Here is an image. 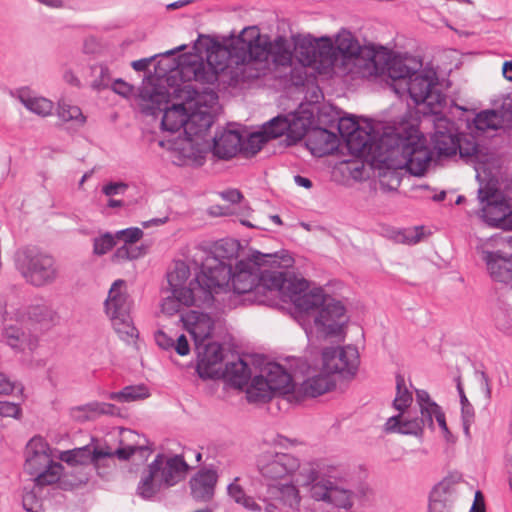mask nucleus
<instances>
[{
    "label": "nucleus",
    "instance_id": "obj_1",
    "mask_svg": "<svg viewBox=\"0 0 512 512\" xmlns=\"http://www.w3.org/2000/svg\"><path fill=\"white\" fill-rule=\"evenodd\" d=\"M196 64L205 63L193 61L180 66L179 73L184 81L175 89V93L182 103L167 107L168 94L154 86H142L137 97L142 112L156 115L163 111L161 127L164 131L174 133L184 128L183 137L158 142L160 147L170 152L172 162L178 166L203 165L210 148L208 130L219 108L218 95L210 87L215 83L183 73L184 67Z\"/></svg>",
    "mask_w": 512,
    "mask_h": 512
},
{
    "label": "nucleus",
    "instance_id": "obj_2",
    "mask_svg": "<svg viewBox=\"0 0 512 512\" xmlns=\"http://www.w3.org/2000/svg\"><path fill=\"white\" fill-rule=\"evenodd\" d=\"M207 64L183 68L185 75L216 83L221 75L229 77L230 85L248 82L267 74L271 65L289 66L294 43L285 36L273 41L261 36L256 27H246L225 44L206 39Z\"/></svg>",
    "mask_w": 512,
    "mask_h": 512
},
{
    "label": "nucleus",
    "instance_id": "obj_3",
    "mask_svg": "<svg viewBox=\"0 0 512 512\" xmlns=\"http://www.w3.org/2000/svg\"><path fill=\"white\" fill-rule=\"evenodd\" d=\"M346 144L351 153L365 158L374 168L384 170L379 173L382 186L384 179L390 176V190L400 185L396 170L406 169L412 175L421 176L433 156L417 120L411 116L386 125L366 121L348 137Z\"/></svg>",
    "mask_w": 512,
    "mask_h": 512
},
{
    "label": "nucleus",
    "instance_id": "obj_4",
    "mask_svg": "<svg viewBox=\"0 0 512 512\" xmlns=\"http://www.w3.org/2000/svg\"><path fill=\"white\" fill-rule=\"evenodd\" d=\"M293 264L287 253L262 254L253 252L247 259L238 261L231 269L227 286L214 293L213 305L221 310L237 305V296L248 294L249 300L258 304L272 305L274 294L285 284L286 269Z\"/></svg>",
    "mask_w": 512,
    "mask_h": 512
},
{
    "label": "nucleus",
    "instance_id": "obj_5",
    "mask_svg": "<svg viewBox=\"0 0 512 512\" xmlns=\"http://www.w3.org/2000/svg\"><path fill=\"white\" fill-rule=\"evenodd\" d=\"M392 80V87L398 95L408 93L416 105H423V114L437 115L446 104L441 92L437 73L432 69L421 71L411 69L400 58L388 56L383 73Z\"/></svg>",
    "mask_w": 512,
    "mask_h": 512
},
{
    "label": "nucleus",
    "instance_id": "obj_6",
    "mask_svg": "<svg viewBox=\"0 0 512 512\" xmlns=\"http://www.w3.org/2000/svg\"><path fill=\"white\" fill-rule=\"evenodd\" d=\"M335 49L343 57V64L349 66L348 72L363 78L380 76L389 54L383 51L361 46L353 34L342 29L336 36Z\"/></svg>",
    "mask_w": 512,
    "mask_h": 512
},
{
    "label": "nucleus",
    "instance_id": "obj_7",
    "mask_svg": "<svg viewBox=\"0 0 512 512\" xmlns=\"http://www.w3.org/2000/svg\"><path fill=\"white\" fill-rule=\"evenodd\" d=\"M308 282L304 279L290 280L285 277V284L274 294L277 297L287 298L295 306V318L304 329L307 337L312 336V321L322 307L330 300L322 288L308 289Z\"/></svg>",
    "mask_w": 512,
    "mask_h": 512
},
{
    "label": "nucleus",
    "instance_id": "obj_8",
    "mask_svg": "<svg viewBox=\"0 0 512 512\" xmlns=\"http://www.w3.org/2000/svg\"><path fill=\"white\" fill-rule=\"evenodd\" d=\"M239 244L233 239H221L215 242L209 250L198 249L195 257H198L202 265L201 279H208L209 284L216 291L224 289L231 276L232 260L238 252Z\"/></svg>",
    "mask_w": 512,
    "mask_h": 512
},
{
    "label": "nucleus",
    "instance_id": "obj_9",
    "mask_svg": "<svg viewBox=\"0 0 512 512\" xmlns=\"http://www.w3.org/2000/svg\"><path fill=\"white\" fill-rule=\"evenodd\" d=\"M14 265L23 279L34 287L50 285L58 277L55 258L36 247L19 248L14 254Z\"/></svg>",
    "mask_w": 512,
    "mask_h": 512
},
{
    "label": "nucleus",
    "instance_id": "obj_10",
    "mask_svg": "<svg viewBox=\"0 0 512 512\" xmlns=\"http://www.w3.org/2000/svg\"><path fill=\"white\" fill-rule=\"evenodd\" d=\"M52 451L42 437H33L26 445L24 471L33 477L36 486L56 483L63 466L54 462Z\"/></svg>",
    "mask_w": 512,
    "mask_h": 512
},
{
    "label": "nucleus",
    "instance_id": "obj_11",
    "mask_svg": "<svg viewBox=\"0 0 512 512\" xmlns=\"http://www.w3.org/2000/svg\"><path fill=\"white\" fill-rule=\"evenodd\" d=\"M134 452V447L113 450L106 443L92 438L91 442L83 447L60 451L57 458L71 466L93 464L97 470H100L114 464L115 456L125 460Z\"/></svg>",
    "mask_w": 512,
    "mask_h": 512
},
{
    "label": "nucleus",
    "instance_id": "obj_12",
    "mask_svg": "<svg viewBox=\"0 0 512 512\" xmlns=\"http://www.w3.org/2000/svg\"><path fill=\"white\" fill-rule=\"evenodd\" d=\"M202 265L198 257L193 255L192 259L187 261H175L173 268L167 274V280L170 289H177L180 292L188 291L195 296H207L209 300H214L216 288L210 285L208 279H201Z\"/></svg>",
    "mask_w": 512,
    "mask_h": 512
},
{
    "label": "nucleus",
    "instance_id": "obj_13",
    "mask_svg": "<svg viewBox=\"0 0 512 512\" xmlns=\"http://www.w3.org/2000/svg\"><path fill=\"white\" fill-rule=\"evenodd\" d=\"M478 250L491 279L512 287V249L509 241L495 235L484 241Z\"/></svg>",
    "mask_w": 512,
    "mask_h": 512
},
{
    "label": "nucleus",
    "instance_id": "obj_14",
    "mask_svg": "<svg viewBox=\"0 0 512 512\" xmlns=\"http://www.w3.org/2000/svg\"><path fill=\"white\" fill-rule=\"evenodd\" d=\"M257 467L267 480L277 481L287 477H295V482L303 486L307 471L303 468H313L310 464H301L299 459L289 453L274 450L262 452L257 460Z\"/></svg>",
    "mask_w": 512,
    "mask_h": 512
},
{
    "label": "nucleus",
    "instance_id": "obj_15",
    "mask_svg": "<svg viewBox=\"0 0 512 512\" xmlns=\"http://www.w3.org/2000/svg\"><path fill=\"white\" fill-rule=\"evenodd\" d=\"M476 178L480 183L478 198L483 204L481 218L491 227L501 228L505 215L507 203L504 200L495 199L497 193V181L486 174L485 165L475 167Z\"/></svg>",
    "mask_w": 512,
    "mask_h": 512
},
{
    "label": "nucleus",
    "instance_id": "obj_16",
    "mask_svg": "<svg viewBox=\"0 0 512 512\" xmlns=\"http://www.w3.org/2000/svg\"><path fill=\"white\" fill-rule=\"evenodd\" d=\"M303 470L307 471L303 486L310 487L311 498L336 508L348 509L352 506L354 494L350 489L344 488L330 479L320 478L314 468H303Z\"/></svg>",
    "mask_w": 512,
    "mask_h": 512
},
{
    "label": "nucleus",
    "instance_id": "obj_17",
    "mask_svg": "<svg viewBox=\"0 0 512 512\" xmlns=\"http://www.w3.org/2000/svg\"><path fill=\"white\" fill-rule=\"evenodd\" d=\"M432 116L431 121L434 125L432 143L439 156L450 157L459 151L462 157H468L476 151L475 145H471L469 150H465L453 122L442 116L441 113Z\"/></svg>",
    "mask_w": 512,
    "mask_h": 512
},
{
    "label": "nucleus",
    "instance_id": "obj_18",
    "mask_svg": "<svg viewBox=\"0 0 512 512\" xmlns=\"http://www.w3.org/2000/svg\"><path fill=\"white\" fill-rule=\"evenodd\" d=\"M347 322L345 307L340 301L330 299L312 321V333L323 337H342Z\"/></svg>",
    "mask_w": 512,
    "mask_h": 512
},
{
    "label": "nucleus",
    "instance_id": "obj_19",
    "mask_svg": "<svg viewBox=\"0 0 512 512\" xmlns=\"http://www.w3.org/2000/svg\"><path fill=\"white\" fill-rule=\"evenodd\" d=\"M323 368L330 374L337 373L343 377H353L359 367V352L356 347L326 348L322 353Z\"/></svg>",
    "mask_w": 512,
    "mask_h": 512
},
{
    "label": "nucleus",
    "instance_id": "obj_20",
    "mask_svg": "<svg viewBox=\"0 0 512 512\" xmlns=\"http://www.w3.org/2000/svg\"><path fill=\"white\" fill-rule=\"evenodd\" d=\"M149 466L154 473V477L164 488L177 484L185 476L188 469L187 463L179 455L167 457L158 454Z\"/></svg>",
    "mask_w": 512,
    "mask_h": 512
},
{
    "label": "nucleus",
    "instance_id": "obj_21",
    "mask_svg": "<svg viewBox=\"0 0 512 512\" xmlns=\"http://www.w3.org/2000/svg\"><path fill=\"white\" fill-rule=\"evenodd\" d=\"M197 352L196 370L202 379L220 378L223 347L218 342L208 340L195 347Z\"/></svg>",
    "mask_w": 512,
    "mask_h": 512
},
{
    "label": "nucleus",
    "instance_id": "obj_22",
    "mask_svg": "<svg viewBox=\"0 0 512 512\" xmlns=\"http://www.w3.org/2000/svg\"><path fill=\"white\" fill-rule=\"evenodd\" d=\"M416 401L421 415L418 420L421 421L420 424L423 428L426 426L433 430L435 419L445 439L450 441L452 435L448 429L442 408L431 399L429 393L425 390H416Z\"/></svg>",
    "mask_w": 512,
    "mask_h": 512
},
{
    "label": "nucleus",
    "instance_id": "obj_23",
    "mask_svg": "<svg viewBox=\"0 0 512 512\" xmlns=\"http://www.w3.org/2000/svg\"><path fill=\"white\" fill-rule=\"evenodd\" d=\"M170 295L164 297L160 307L162 313L173 316L179 313L183 307L188 306H212L213 300H209L207 296H195L191 291L185 293L177 289H170Z\"/></svg>",
    "mask_w": 512,
    "mask_h": 512
},
{
    "label": "nucleus",
    "instance_id": "obj_24",
    "mask_svg": "<svg viewBox=\"0 0 512 512\" xmlns=\"http://www.w3.org/2000/svg\"><path fill=\"white\" fill-rule=\"evenodd\" d=\"M181 320L195 347L210 340L215 324L208 314L192 310L182 315Z\"/></svg>",
    "mask_w": 512,
    "mask_h": 512
},
{
    "label": "nucleus",
    "instance_id": "obj_25",
    "mask_svg": "<svg viewBox=\"0 0 512 512\" xmlns=\"http://www.w3.org/2000/svg\"><path fill=\"white\" fill-rule=\"evenodd\" d=\"M208 136L210 148L207 153L212 150L218 158L230 159L242 150V136L236 130H224L212 138L209 129Z\"/></svg>",
    "mask_w": 512,
    "mask_h": 512
},
{
    "label": "nucleus",
    "instance_id": "obj_26",
    "mask_svg": "<svg viewBox=\"0 0 512 512\" xmlns=\"http://www.w3.org/2000/svg\"><path fill=\"white\" fill-rule=\"evenodd\" d=\"M262 369L276 393L287 395L289 399L294 398L297 385L293 381L291 371L276 362H269Z\"/></svg>",
    "mask_w": 512,
    "mask_h": 512
},
{
    "label": "nucleus",
    "instance_id": "obj_27",
    "mask_svg": "<svg viewBox=\"0 0 512 512\" xmlns=\"http://www.w3.org/2000/svg\"><path fill=\"white\" fill-rule=\"evenodd\" d=\"M335 386L332 375L323 369L316 374L309 375L297 386L294 398L298 401L302 397H317Z\"/></svg>",
    "mask_w": 512,
    "mask_h": 512
},
{
    "label": "nucleus",
    "instance_id": "obj_28",
    "mask_svg": "<svg viewBox=\"0 0 512 512\" xmlns=\"http://www.w3.org/2000/svg\"><path fill=\"white\" fill-rule=\"evenodd\" d=\"M131 305L126 282L122 279L114 281L105 301V312L108 317L125 315V313L130 312Z\"/></svg>",
    "mask_w": 512,
    "mask_h": 512
},
{
    "label": "nucleus",
    "instance_id": "obj_29",
    "mask_svg": "<svg viewBox=\"0 0 512 512\" xmlns=\"http://www.w3.org/2000/svg\"><path fill=\"white\" fill-rule=\"evenodd\" d=\"M2 341L15 352H22L26 348L32 350L35 347V339L30 332L18 322L4 326Z\"/></svg>",
    "mask_w": 512,
    "mask_h": 512
},
{
    "label": "nucleus",
    "instance_id": "obj_30",
    "mask_svg": "<svg viewBox=\"0 0 512 512\" xmlns=\"http://www.w3.org/2000/svg\"><path fill=\"white\" fill-rule=\"evenodd\" d=\"M117 411V407L113 404L93 401L73 407L70 414L75 421L86 422L95 420L101 415H115Z\"/></svg>",
    "mask_w": 512,
    "mask_h": 512
},
{
    "label": "nucleus",
    "instance_id": "obj_31",
    "mask_svg": "<svg viewBox=\"0 0 512 512\" xmlns=\"http://www.w3.org/2000/svg\"><path fill=\"white\" fill-rule=\"evenodd\" d=\"M295 482L293 481L286 484L270 485L268 488L269 495L279 502L285 508L297 510L300 506L301 496Z\"/></svg>",
    "mask_w": 512,
    "mask_h": 512
},
{
    "label": "nucleus",
    "instance_id": "obj_32",
    "mask_svg": "<svg viewBox=\"0 0 512 512\" xmlns=\"http://www.w3.org/2000/svg\"><path fill=\"white\" fill-rule=\"evenodd\" d=\"M217 473L213 470L199 471L191 480L190 487L193 497L197 500H209L214 494Z\"/></svg>",
    "mask_w": 512,
    "mask_h": 512
},
{
    "label": "nucleus",
    "instance_id": "obj_33",
    "mask_svg": "<svg viewBox=\"0 0 512 512\" xmlns=\"http://www.w3.org/2000/svg\"><path fill=\"white\" fill-rule=\"evenodd\" d=\"M251 375L252 372L248 364L239 358L227 363L224 369L221 367L220 377H223L233 387L242 389L248 384Z\"/></svg>",
    "mask_w": 512,
    "mask_h": 512
},
{
    "label": "nucleus",
    "instance_id": "obj_34",
    "mask_svg": "<svg viewBox=\"0 0 512 512\" xmlns=\"http://www.w3.org/2000/svg\"><path fill=\"white\" fill-rule=\"evenodd\" d=\"M17 98L27 110L41 117L49 116L54 109L51 100L38 96L27 88L20 89Z\"/></svg>",
    "mask_w": 512,
    "mask_h": 512
},
{
    "label": "nucleus",
    "instance_id": "obj_35",
    "mask_svg": "<svg viewBox=\"0 0 512 512\" xmlns=\"http://www.w3.org/2000/svg\"><path fill=\"white\" fill-rule=\"evenodd\" d=\"M418 418L407 419L403 413L391 416L385 423V431L390 433H400L404 435L419 436L423 432V426Z\"/></svg>",
    "mask_w": 512,
    "mask_h": 512
},
{
    "label": "nucleus",
    "instance_id": "obj_36",
    "mask_svg": "<svg viewBox=\"0 0 512 512\" xmlns=\"http://www.w3.org/2000/svg\"><path fill=\"white\" fill-rule=\"evenodd\" d=\"M246 393L250 402H262L271 399L276 391L263 373V369H261L260 375L252 378Z\"/></svg>",
    "mask_w": 512,
    "mask_h": 512
},
{
    "label": "nucleus",
    "instance_id": "obj_37",
    "mask_svg": "<svg viewBox=\"0 0 512 512\" xmlns=\"http://www.w3.org/2000/svg\"><path fill=\"white\" fill-rule=\"evenodd\" d=\"M457 498V483L452 478H444L430 493L429 500L453 506Z\"/></svg>",
    "mask_w": 512,
    "mask_h": 512
},
{
    "label": "nucleus",
    "instance_id": "obj_38",
    "mask_svg": "<svg viewBox=\"0 0 512 512\" xmlns=\"http://www.w3.org/2000/svg\"><path fill=\"white\" fill-rule=\"evenodd\" d=\"M317 66L316 69H327L334 66L336 61V49L329 37L316 40Z\"/></svg>",
    "mask_w": 512,
    "mask_h": 512
},
{
    "label": "nucleus",
    "instance_id": "obj_39",
    "mask_svg": "<svg viewBox=\"0 0 512 512\" xmlns=\"http://www.w3.org/2000/svg\"><path fill=\"white\" fill-rule=\"evenodd\" d=\"M286 117L289 119L288 136L297 140L303 138L312 124V114L293 112Z\"/></svg>",
    "mask_w": 512,
    "mask_h": 512
},
{
    "label": "nucleus",
    "instance_id": "obj_40",
    "mask_svg": "<svg viewBox=\"0 0 512 512\" xmlns=\"http://www.w3.org/2000/svg\"><path fill=\"white\" fill-rule=\"evenodd\" d=\"M297 58L303 66H309L316 69L317 51L316 40L302 39L294 44Z\"/></svg>",
    "mask_w": 512,
    "mask_h": 512
},
{
    "label": "nucleus",
    "instance_id": "obj_41",
    "mask_svg": "<svg viewBox=\"0 0 512 512\" xmlns=\"http://www.w3.org/2000/svg\"><path fill=\"white\" fill-rule=\"evenodd\" d=\"M109 318L114 330L122 340L130 342L138 337V331L133 324L130 312L125 313L123 316L116 315Z\"/></svg>",
    "mask_w": 512,
    "mask_h": 512
},
{
    "label": "nucleus",
    "instance_id": "obj_42",
    "mask_svg": "<svg viewBox=\"0 0 512 512\" xmlns=\"http://www.w3.org/2000/svg\"><path fill=\"white\" fill-rule=\"evenodd\" d=\"M149 397L148 388L143 385H129L124 387L119 392H111L108 394V398L122 403H128L133 401L142 400Z\"/></svg>",
    "mask_w": 512,
    "mask_h": 512
},
{
    "label": "nucleus",
    "instance_id": "obj_43",
    "mask_svg": "<svg viewBox=\"0 0 512 512\" xmlns=\"http://www.w3.org/2000/svg\"><path fill=\"white\" fill-rule=\"evenodd\" d=\"M57 116L63 122H71L75 127H83L86 123V117L82 113L80 107L60 101L57 106Z\"/></svg>",
    "mask_w": 512,
    "mask_h": 512
},
{
    "label": "nucleus",
    "instance_id": "obj_44",
    "mask_svg": "<svg viewBox=\"0 0 512 512\" xmlns=\"http://www.w3.org/2000/svg\"><path fill=\"white\" fill-rule=\"evenodd\" d=\"M477 131L497 130L502 126V118L495 110H485L478 113L473 120Z\"/></svg>",
    "mask_w": 512,
    "mask_h": 512
},
{
    "label": "nucleus",
    "instance_id": "obj_45",
    "mask_svg": "<svg viewBox=\"0 0 512 512\" xmlns=\"http://www.w3.org/2000/svg\"><path fill=\"white\" fill-rule=\"evenodd\" d=\"M162 488L164 487L159 481H157L156 477H154L153 471L150 466H148L146 474L143 475L138 484L137 494L143 499H150Z\"/></svg>",
    "mask_w": 512,
    "mask_h": 512
},
{
    "label": "nucleus",
    "instance_id": "obj_46",
    "mask_svg": "<svg viewBox=\"0 0 512 512\" xmlns=\"http://www.w3.org/2000/svg\"><path fill=\"white\" fill-rule=\"evenodd\" d=\"M412 393L405 385V379L401 375L396 377V396L393 401V407L399 412L404 413L412 404Z\"/></svg>",
    "mask_w": 512,
    "mask_h": 512
},
{
    "label": "nucleus",
    "instance_id": "obj_47",
    "mask_svg": "<svg viewBox=\"0 0 512 512\" xmlns=\"http://www.w3.org/2000/svg\"><path fill=\"white\" fill-rule=\"evenodd\" d=\"M27 314L30 320L45 326L53 324L57 318L55 311L46 304L31 305Z\"/></svg>",
    "mask_w": 512,
    "mask_h": 512
},
{
    "label": "nucleus",
    "instance_id": "obj_48",
    "mask_svg": "<svg viewBox=\"0 0 512 512\" xmlns=\"http://www.w3.org/2000/svg\"><path fill=\"white\" fill-rule=\"evenodd\" d=\"M238 478L227 487L228 495L239 505L251 511L260 510V506L250 496H247L243 488L237 484Z\"/></svg>",
    "mask_w": 512,
    "mask_h": 512
},
{
    "label": "nucleus",
    "instance_id": "obj_49",
    "mask_svg": "<svg viewBox=\"0 0 512 512\" xmlns=\"http://www.w3.org/2000/svg\"><path fill=\"white\" fill-rule=\"evenodd\" d=\"M262 127L268 135L269 139H275L284 135L285 133L288 134L289 119L286 117V115H278L265 123Z\"/></svg>",
    "mask_w": 512,
    "mask_h": 512
},
{
    "label": "nucleus",
    "instance_id": "obj_50",
    "mask_svg": "<svg viewBox=\"0 0 512 512\" xmlns=\"http://www.w3.org/2000/svg\"><path fill=\"white\" fill-rule=\"evenodd\" d=\"M270 139L262 128L260 131L251 133L245 141L242 140V149L249 154H256L259 152L263 145Z\"/></svg>",
    "mask_w": 512,
    "mask_h": 512
},
{
    "label": "nucleus",
    "instance_id": "obj_51",
    "mask_svg": "<svg viewBox=\"0 0 512 512\" xmlns=\"http://www.w3.org/2000/svg\"><path fill=\"white\" fill-rule=\"evenodd\" d=\"M424 237L423 227H412L399 230L395 233L394 239L398 243L413 245L420 242Z\"/></svg>",
    "mask_w": 512,
    "mask_h": 512
},
{
    "label": "nucleus",
    "instance_id": "obj_52",
    "mask_svg": "<svg viewBox=\"0 0 512 512\" xmlns=\"http://www.w3.org/2000/svg\"><path fill=\"white\" fill-rule=\"evenodd\" d=\"M145 254L143 246L136 245V243L123 244L117 248L113 258L115 261L134 260Z\"/></svg>",
    "mask_w": 512,
    "mask_h": 512
},
{
    "label": "nucleus",
    "instance_id": "obj_53",
    "mask_svg": "<svg viewBox=\"0 0 512 512\" xmlns=\"http://www.w3.org/2000/svg\"><path fill=\"white\" fill-rule=\"evenodd\" d=\"M116 235L109 232L96 237L93 242V252L96 255H104L110 251L116 244Z\"/></svg>",
    "mask_w": 512,
    "mask_h": 512
},
{
    "label": "nucleus",
    "instance_id": "obj_54",
    "mask_svg": "<svg viewBox=\"0 0 512 512\" xmlns=\"http://www.w3.org/2000/svg\"><path fill=\"white\" fill-rule=\"evenodd\" d=\"M94 72L96 76L92 82V87L95 90L100 91L111 86L113 79L107 66L99 65L95 67Z\"/></svg>",
    "mask_w": 512,
    "mask_h": 512
},
{
    "label": "nucleus",
    "instance_id": "obj_55",
    "mask_svg": "<svg viewBox=\"0 0 512 512\" xmlns=\"http://www.w3.org/2000/svg\"><path fill=\"white\" fill-rule=\"evenodd\" d=\"M316 138L323 146L318 148L320 154H326L336 147V136L326 129H321L316 133Z\"/></svg>",
    "mask_w": 512,
    "mask_h": 512
},
{
    "label": "nucleus",
    "instance_id": "obj_56",
    "mask_svg": "<svg viewBox=\"0 0 512 512\" xmlns=\"http://www.w3.org/2000/svg\"><path fill=\"white\" fill-rule=\"evenodd\" d=\"M360 127L354 116L341 117L338 122L339 133L345 141Z\"/></svg>",
    "mask_w": 512,
    "mask_h": 512
},
{
    "label": "nucleus",
    "instance_id": "obj_57",
    "mask_svg": "<svg viewBox=\"0 0 512 512\" xmlns=\"http://www.w3.org/2000/svg\"><path fill=\"white\" fill-rule=\"evenodd\" d=\"M116 238L124 244L136 243L143 237V231L138 227H130L116 232Z\"/></svg>",
    "mask_w": 512,
    "mask_h": 512
},
{
    "label": "nucleus",
    "instance_id": "obj_58",
    "mask_svg": "<svg viewBox=\"0 0 512 512\" xmlns=\"http://www.w3.org/2000/svg\"><path fill=\"white\" fill-rule=\"evenodd\" d=\"M15 390L21 394L23 392L22 385L12 382L4 373L0 371V395H9Z\"/></svg>",
    "mask_w": 512,
    "mask_h": 512
},
{
    "label": "nucleus",
    "instance_id": "obj_59",
    "mask_svg": "<svg viewBox=\"0 0 512 512\" xmlns=\"http://www.w3.org/2000/svg\"><path fill=\"white\" fill-rule=\"evenodd\" d=\"M458 390H459V393H460V400H461V405H462V418H463V422H464V425H467L472 417H473V407L472 405L468 402V399L466 398L465 394H464V391L463 389L458 386ZM465 430L467 431L468 430V427L465 426Z\"/></svg>",
    "mask_w": 512,
    "mask_h": 512
},
{
    "label": "nucleus",
    "instance_id": "obj_60",
    "mask_svg": "<svg viewBox=\"0 0 512 512\" xmlns=\"http://www.w3.org/2000/svg\"><path fill=\"white\" fill-rule=\"evenodd\" d=\"M21 409L18 404L7 401H0V416L19 417Z\"/></svg>",
    "mask_w": 512,
    "mask_h": 512
},
{
    "label": "nucleus",
    "instance_id": "obj_61",
    "mask_svg": "<svg viewBox=\"0 0 512 512\" xmlns=\"http://www.w3.org/2000/svg\"><path fill=\"white\" fill-rule=\"evenodd\" d=\"M128 188V185L124 182H111L103 186L102 192L108 196L112 197L118 194H123Z\"/></svg>",
    "mask_w": 512,
    "mask_h": 512
},
{
    "label": "nucleus",
    "instance_id": "obj_62",
    "mask_svg": "<svg viewBox=\"0 0 512 512\" xmlns=\"http://www.w3.org/2000/svg\"><path fill=\"white\" fill-rule=\"evenodd\" d=\"M112 90L123 96V97H128L132 94L133 92V87L128 84L127 82L123 81L122 79H115L113 80L111 86Z\"/></svg>",
    "mask_w": 512,
    "mask_h": 512
},
{
    "label": "nucleus",
    "instance_id": "obj_63",
    "mask_svg": "<svg viewBox=\"0 0 512 512\" xmlns=\"http://www.w3.org/2000/svg\"><path fill=\"white\" fill-rule=\"evenodd\" d=\"M154 338L157 345L164 350H169L174 347L175 340L172 337L168 336L162 330H158L155 333Z\"/></svg>",
    "mask_w": 512,
    "mask_h": 512
},
{
    "label": "nucleus",
    "instance_id": "obj_64",
    "mask_svg": "<svg viewBox=\"0 0 512 512\" xmlns=\"http://www.w3.org/2000/svg\"><path fill=\"white\" fill-rule=\"evenodd\" d=\"M173 348L180 356L188 355L190 352V346L186 336L183 334L178 336L177 340L174 342Z\"/></svg>",
    "mask_w": 512,
    "mask_h": 512
}]
</instances>
